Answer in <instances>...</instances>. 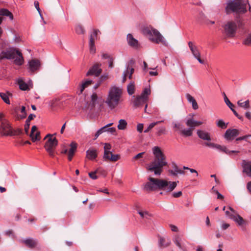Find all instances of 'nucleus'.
I'll list each match as a JSON object with an SVG mask.
<instances>
[{"label": "nucleus", "mask_w": 251, "mask_h": 251, "mask_svg": "<svg viewBox=\"0 0 251 251\" xmlns=\"http://www.w3.org/2000/svg\"><path fill=\"white\" fill-rule=\"evenodd\" d=\"M127 92L129 95H131L134 93V82H130L127 86Z\"/></svg>", "instance_id": "58836bf2"}, {"label": "nucleus", "mask_w": 251, "mask_h": 251, "mask_svg": "<svg viewBox=\"0 0 251 251\" xmlns=\"http://www.w3.org/2000/svg\"><path fill=\"white\" fill-rule=\"evenodd\" d=\"M240 134V132L237 129H227L225 134L224 138L227 141L233 140L236 137Z\"/></svg>", "instance_id": "9d476101"}, {"label": "nucleus", "mask_w": 251, "mask_h": 251, "mask_svg": "<svg viewBox=\"0 0 251 251\" xmlns=\"http://www.w3.org/2000/svg\"><path fill=\"white\" fill-rule=\"evenodd\" d=\"M71 148L69 150V151H72L73 152H75L76 148H77V144L74 142H72L70 144Z\"/></svg>", "instance_id": "13d9d810"}, {"label": "nucleus", "mask_w": 251, "mask_h": 251, "mask_svg": "<svg viewBox=\"0 0 251 251\" xmlns=\"http://www.w3.org/2000/svg\"><path fill=\"white\" fill-rule=\"evenodd\" d=\"M147 100L145 98L141 97L140 96H137L134 101V106L135 107H139L144 104L147 103Z\"/></svg>", "instance_id": "5701e85b"}, {"label": "nucleus", "mask_w": 251, "mask_h": 251, "mask_svg": "<svg viewBox=\"0 0 251 251\" xmlns=\"http://www.w3.org/2000/svg\"><path fill=\"white\" fill-rule=\"evenodd\" d=\"M202 124V123L201 122L195 121L193 118H189L186 121L187 126H192L193 129H194L196 126H198Z\"/></svg>", "instance_id": "6ab92c4d"}, {"label": "nucleus", "mask_w": 251, "mask_h": 251, "mask_svg": "<svg viewBox=\"0 0 251 251\" xmlns=\"http://www.w3.org/2000/svg\"><path fill=\"white\" fill-rule=\"evenodd\" d=\"M171 240H168L167 242H165V239L163 237H160L158 241L159 246L161 248H166L170 245Z\"/></svg>", "instance_id": "cd10ccee"}, {"label": "nucleus", "mask_w": 251, "mask_h": 251, "mask_svg": "<svg viewBox=\"0 0 251 251\" xmlns=\"http://www.w3.org/2000/svg\"><path fill=\"white\" fill-rule=\"evenodd\" d=\"M98 172V170H96L95 172H92L89 173V176L92 179H96L98 178L97 176L96 175L97 172Z\"/></svg>", "instance_id": "4d7b16f0"}, {"label": "nucleus", "mask_w": 251, "mask_h": 251, "mask_svg": "<svg viewBox=\"0 0 251 251\" xmlns=\"http://www.w3.org/2000/svg\"><path fill=\"white\" fill-rule=\"evenodd\" d=\"M173 127L174 128H176L178 130H181L182 128V126L179 123H172Z\"/></svg>", "instance_id": "3c124183"}, {"label": "nucleus", "mask_w": 251, "mask_h": 251, "mask_svg": "<svg viewBox=\"0 0 251 251\" xmlns=\"http://www.w3.org/2000/svg\"><path fill=\"white\" fill-rule=\"evenodd\" d=\"M75 31L77 34H81L84 33L85 30L81 25H78L75 27Z\"/></svg>", "instance_id": "49530a36"}, {"label": "nucleus", "mask_w": 251, "mask_h": 251, "mask_svg": "<svg viewBox=\"0 0 251 251\" xmlns=\"http://www.w3.org/2000/svg\"><path fill=\"white\" fill-rule=\"evenodd\" d=\"M0 16L7 17L10 20L14 19L13 14L7 9L4 8H0Z\"/></svg>", "instance_id": "4be33fe9"}, {"label": "nucleus", "mask_w": 251, "mask_h": 251, "mask_svg": "<svg viewBox=\"0 0 251 251\" xmlns=\"http://www.w3.org/2000/svg\"><path fill=\"white\" fill-rule=\"evenodd\" d=\"M143 33L145 35H148L150 40L152 42L157 44L161 43L163 45L168 46V43L157 30L152 27H146L143 29Z\"/></svg>", "instance_id": "39448f33"}, {"label": "nucleus", "mask_w": 251, "mask_h": 251, "mask_svg": "<svg viewBox=\"0 0 251 251\" xmlns=\"http://www.w3.org/2000/svg\"><path fill=\"white\" fill-rule=\"evenodd\" d=\"M249 137V135H246L242 137H238L236 139V141H240L241 140H245L247 142L248 138Z\"/></svg>", "instance_id": "680f3d73"}, {"label": "nucleus", "mask_w": 251, "mask_h": 251, "mask_svg": "<svg viewBox=\"0 0 251 251\" xmlns=\"http://www.w3.org/2000/svg\"><path fill=\"white\" fill-rule=\"evenodd\" d=\"M231 110L233 112L234 115L238 118L239 119L243 121V117L240 115H239L238 113L236 112V111L234 109V107H231L230 108Z\"/></svg>", "instance_id": "864d4df0"}, {"label": "nucleus", "mask_w": 251, "mask_h": 251, "mask_svg": "<svg viewBox=\"0 0 251 251\" xmlns=\"http://www.w3.org/2000/svg\"><path fill=\"white\" fill-rule=\"evenodd\" d=\"M163 122V121H157L156 122H153L149 125L148 127L144 130L145 133L148 132L150 130H151L155 126Z\"/></svg>", "instance_id": "4c0bfd02"}, {"label": "nucleus", "mask_w": 251, "mask_h": 251, "mask_svg": "<svg viewBox=\"0 0 251 251\" xmlns=\"http://www.w3.org/2000/svg\"><path fill=\"white\" fill-rule=\"evenodd\" d=\"M226 215L230 219L234 221L239 226H242L245 224V221L243 218L239 214H230L228 211H226Z\"/></svg>", "instance_id": "ddd939ff"}, {"label": "nucleus", "mask_w": 251, "mask_h": 251, "mask_svg": "<svg viewBox=\"0 0 251 251\" xmlns=\"http://www.w3.org/2000/svg\"><path fill=\"white\" fill-rule=\"evenodd\" d=\"M29 69L30 72L34 73L38 70L40 67V62L38 59H32L28 61Z\"/></svg>", "instance_id": "2eb2a0df"}, {"label": "nucleus", "mask_w": 251, "mask_h": 251, "mask_svg": "<svg viewBox=\"0 0 251 251\" xmlns=\"http://www.w3.org/2000/svg\"><path fill=\"white\" fill-rule=\"evenodd\" d=\"M246 5L245 0H228L225 9L227 13L231 11L244 14L247 11Z\"/></svg>", "instance_id": "20e7f679"}, {"label": "nucleus", "mask_w": 251, "mask_h": 251, "mask_svg": "<svg viewBox=\"0 0 251 251\" xmlns=\"http://www.w3.org/2000/svg\"><path fill=\"white\" fill-rule=\"evenodd\" d=\"M173 242L176 245L180 250L185 251L184 247L181 243L182 239L178 235H176L174 236L173 239Z\"/></svg>", "instance_id": "412c9836"}, {"label": "nucleus", "mask_w": 251, "mask_h": 251, "mask_svg": "<svg viewBox=\"0 0 251 251\" xmlns=\"http://www.w3.org/2000/svg\"><path fill=\"white\" fill-rule=\"evenodd\" d=\"M122 94V89L119 87L114 86L110 88L105 103L111 109L118 105Z\"/></svg>", "instance_id": "7ed1b4c3"}, {"label": "nucleus", "mask_w": 251, "mask_h": 251, "mask_svg": "<svg viewBox=\"0 0 251 251\" xmlns=\"http://www.w3.org/2000/svg\"><path fill=\"white\" fill-rule=\"evenodd\" d=\"M29 126H30V122H27V121H25V130L26 134H28V130L29 129Z\"/></svg>", "instance_id": "052dcab7"}, {"label": "nucleus", "mask_w": 251, "mask_h": 251, "mask_svg": "<svg viewBox=\"0 0 251 251\" xmlns=\"http://www.w3.org/2000/svg\"><path fill=\"white\" fill-rule=\"evenodd\" d=\"M10 94L9 92H7L6 93H0V97L1 98V99L3 100L4 102H5L6 104H9L10 103L9 99V95H10Z\"/></svg>", "instance_id": "7c9ffc66"}, {"label": "nucleus", "mask_w": 251, "mask_h": 251, "mask_svg": "<svg viewBox=\"0 0 251 251\" xmlns=\"http://www.w3.org/2000/svg\"><path fill=\"white\" fill-rule=\"evenodd\" d=\"M34 6H35L36 9L38 11V13H39L41 18L43 19V17L42 14L41 13V11L40 10V7H39V2L38 1H35L34 2Z\"/></svg>", "instance_id": "09e8293b"}, {"label": "nucleus", "mask_w": 251, "mask_h": 251, "mask_svg": "<svg viewBox=\"0 0 251 251\" xmlns=\"http://www.w3.org/2000/svg\"><path fill=\"white\" fill-rule=\"evenodd\" d=\"M149 181L144 185V190L147 191H155L157 190H163L167 193L173 191L176 187L177 181H168L165 179L155 178L151 177L148 178Z\"/></svg>", "instance_id": "f257e3e1"}, {"label": "nucleus", "mask_w": 251, "mask_h": 251, "mask_svg": "<svg viewBox=\"0 0 251 251\" xmlns=\"http://www.w3.org/2000/svg\"><path fill=\"white\" fill-rule=\"evenodd\" d=\"M98 97L96 93L94 92L91 96V102L90 104L92 107H94L98 100Z\"/></svg>", "instance_id": "473e14b6"}, {"label": "nucleus", "mask_w": 251, "mask_h": 251, "mask_svg": "<svg viewBox=\"0 0 251 251\" xmlns=\"http://www.w3.org/2000/svg\"><path fill=\"white\" fill-rule=\"evenodd\" d=\"M217 126L222 129H225L227 127V123H225L223 120H219L217 122Z\"/></svg>", "instance_id": "ea45409f"}, {"label": "nucleus", "mask_w": 251, "mask_h": 251, "mask_svg": "<svg viewBox=\"0 0 251 251\" xmlns=\"http://www.w3.org/2000/svg\"><path fill=\"white\" fill-rule=\"evenodd\" d=\"M92 83H93V81L92 80H86L84 82H83L80 85V92L78 94L80 95L82 94L85 88L87 87Z\"/></svg>", "instance_id": "c756f323"}, {"label": "nucleus", "mask_w": 251, "mask_h": 251, "mask_svg": "<svg viewBox=\"0 0 251 251\" xmlns=\"http://www.w3.org/2000/svg\"><path fill=\"white\" fill-rule=\"evenodd\" d=\"M111 152V151H104L103 155V158L105 160H109Z\"/></svg>", "instance_id": "e2e57ef3"}, {"label": "nucleus", "mask_w": 251, "mask_h": 251, "mask_svg": "<svg viewBox=\"0 0 251 251\" xmlns=\"http://www.w3.org/2000/svg\"><path fill=\"white\" fill-rule=\"evenodd\" d=\"M231 110L233 112L234 115L238 118L239 119L243 121V117L240 115H239L238 113L236 112V111L234 109V107H231L230 108Z\"/></svg>", "instance_id": "603ef678"}, {"label": "nucleus", "mask_w": 251, "mask_h": 251, "mask_svg": "<svg viewBox=\"0 0 251 251\" xmlns=\"http://www.w3.org/2000/svg\"><path fill=\"white\" fill-rule=\"evenodd\" d=\"M243 44L247 45H251V34H249L244 40Z\"/></svg>", "instance_id": "37998d69"}, {"label": "nucleus", "mask_w": 251, "mask_h": 251, "mask_svg": "<svg viewBox=\"0 0 251 251\" xmlns=\"http://www.w3.org/2000/svg\"><path fill=\"white\" fill-rule=\"evenodd\" d=\"M21 112L22 113V115H20V117L21 119H24L26 117V113L25 111V107L24 106H22L21 109Z\"/></svg>", "instance_id": "8fccbe9b"}, {"label": "nucleus", "mask_w": 251, "mask_h": 251, "mask_svg": "<svg viewBox=\"0 0 251 251\" xmlns=\"http://www.w3.org/2000/svg\"><path fill=\"white\" fill-rule=\"evenodd\" d=\"M186 98L187 100L189 102H191V103L192 101H193L194 100H195V99L191 95H190L189 94H186Z\"/></svg>", "instance_id": "69168bd1"}, {"label": "nucleus", "mask_w": 251, "mask_h": 251, "mask_svg": "<svg viewBox=\"0 0 251 251\" xmlns=\"http://www.w3.org/2000/svg\"><path fill=\"white\" fill-rule=\"evenodd\" d=\"M97 151L94 149H89L86 151V157L90 160H93L97 157Z\"/></svg>", "instance_id": "b1692460"}, {"label": "nucleus", "mask_w": 251, "mask_h": 251, "mask_svg": "<svg viewBox=\"0 0 251 251\" xmlns=\"http://www.w3.org/2000/svg\"><path fill=\"white\" fill-rule=\"evenodd\" d=\"M182 195L181 191H178L177 192H174L172 193V196L174 198H179Z\"/></svg>", "instance_id": "774afa93"}, {"label": "nucleus", "mask_w": 251, "mask_h": 251, "mask_svg": "<svg viewBox=\"0 0 251 251\" xmlns=\"http://www.w3.org/2000/svg\"><path fill=\"white\" fill-rule=\"evenodd\" d=\"M18 84L19 85V88L21 90L26 91L29 90L28 85L24 81L22 80H19Z\"/></svg>", "instance_id": "f704fd0d"}, {"label": "nucleus", "mask_w": 251, "mask_h": 251, "mask_svg": "<svg viewBox=\"0 0 251 251\" xmlns=\"http://www.w3.org/2000/svg\"><path fill=\"white\" fill-rule=\"evenodd\" d=\"M197 134L198 137L203 140L210 141V133L202 130L198 129L197 131Z\"/></svg>", "instance_id": "a211bd4d"}, {"label": "nucleus", "mask_w": 251, "mask_h": 251, "mask_svg": "<svg viewBox=\"0 0 251 251\" xmlns=\"http://www.w3.org/2000/svg\"><path fill=\"white\" fill-rule=\"evenodd\" d=\"M48 138L44 148L50 157H55V149L58 145V140L55 137H53V135L48 134L44 138V140Z\"/></svg>", "instance_id": "423d86ee"}, {"label": "nucleus", "mask_w": 251, "mask_h": 251, "mask_svg": "<svg viewBox=\"0 0 251 251\" xmlns=\"http://www.w3.org/2000/svg\"><path fill=\"white\" fill-rule=\"evenodd\" d=\"M127 122L125 120L121 119L119 121L118 128L120 130H124L127 126Z\"/></svg>", "instance_id": "72a5a7b5"}, {"label": "nucleus", "mask_w": 251, "mask_h": 251, "mask_svg": "<svg viewBox=\"0 0 251 251\" xmlns=\"http://www.w3.org/2000/svg\"><path fill=\"white\" fill-rule=\"evenodd\" d=\"M138 213L142 218H148V217L151 216L149 213L147 211H143L141 210H138Z\"/></svg>", "instance_id": "a19ab883"}, {"label": "nucleus", "mask_w": 251, "mask_h": 251, "mask_svg": "<svg viewBox=\"0 0 251 251\" xmlns=\"http://www.w3.org/2000/svg\"><path fill=\"white\" fill-rule=\"evenodd\" d=\"M231 110L233 112L234 115L238 118L239 119L243 121V117L240 115H239L238 113L236 112V111L234 109V107H231L230 108Z\"/></svg>", "instance_id": "6e6d98bb"}, {"label": "nucleus", "mask_w": 251, "mask_h": 251, "mask_svg": "<svg viewBox=\"0 0 251 251\" xmlns=\"http://www.w3.org/2000/svg\"><path fill=\"white\" fill-rule=\"evenodd\" d=\"M100 32L99 29H94L93 34H91L90 38V41L89 43L90 51L92 53H95L96 52V48L95 46L94 38H97L98 33Z\"/></svg>", "instance_id": "4468645a"}, {"label": "nucleus", "mask_w": 251, "mask_h": 251, "mask_svg": "<svg viewBox=\"0 0 251 251\" xmlns=\"http://www.w3.org/2000/svg\"><path fill=\"white\" fill-rule=\"evenodd\" d=\"M157 131L156 134L157 136H161L162 134H165L166 133V129L165 126H160L156 128Z\"/></svg>", "instance_id": "c9c22d12"}, {"label": "nucleus", "mask_w": 251, "mask_h": 251, "mask_svg": "<svg viewBox=\"0 0 251 251\" xmlns=\"http://www.w3.org/2000/svg\"><path fill=\"white\" fill-rule=\"evenodd\" d=\"M151 94V90L150 88H145L142 93H141L140 96L142 98H145L147 100H148V96Z\"/></svg>", "instance_id": "2f4dec72"}, {"label": "nucleus", "mask_w": 251, "mask_h": 251, "mask_svg": "<svg viewBox=\"0 0 251 251\" xmlns=\"http://www.w3.org/2000/svg\"><path fill=\"white\" fill-rule=\"evenodd\" d=\"M188 46L194 57L201 64H204V61L201 58V54L197 47L194 45L192 42H189Z\"/></svg>", "instance_id": "1a4fd4ad"}, {"label": "nucleus", "mask_w": 251, "mask_h": 251, "mask_svg": "<svg viewBox=\"0 0 251 251\" xmlns=\"http://www.w3.org/2000/svg\"><path fill=\"white\" fill-rule=\"evenodd\" d=\"M223 149L222 150V151L224 152L226 154H227L228 155H230L232 153H237L239 152V151H229L225 146H223Z\"/></svg>", "instance_id": "c03bdc74"}, {"label": "nucleus", "mask_w": 251, "mask_h": 251, "mask_svg": "<svg viewBox=\"0 0 251 251\" xmlns=\"http://www.w3.org/2000/svg\"><path fill=\"white\" fill-rule=\"evenodd\" d=\"M152 151L154 159L148 164L147 169L151 172H153L155 176H159L163 172V167L167 165L166 156L158 147H154Z\"/></svg>", "instance_id": "f03ea898"}, {"label": "nucleus", "mask_w": 251, "mask_h": 251, "mask_svg": "<svg viewBox=\"0 0 251 251\" xmlns=\"http://www.w3.org/2000/svg\"><path fill=\"white\" fill-rule=\"evenodd\" d=\"M189 128L187 129H181L180 130L181 133L185 136H191L193 134V129L192 126H188Z\"/></svg>", "instance_id": "c85d7f7f"}, {"label": "nucleus", "mask_w": 251, "mask_h": 251, "mask_svg": "<svg viewBox=\"0 0 251 251\" xmlns=\"http://www.w3.org/2000/svg\"><path fill=\"white\" fill-rule=\"evenodd\" d=\"M120 157L119 155L113 154L111 153L109 160L115 162L119 160L120 159Z\"/></svg>", "instance_id": "de8ad7c7"}, {"label": "nucleus", "mask_w": 251, "mask_h": 251, "mask_svg": "<svg viewBox=\"0 0 251 251\" xmlns=\"http://www.w3.org/2000/svg\"><path fill=\"white\" fill-rule=\"evenodd\" d=\"M224 29L227 37L232 38L235 36L237 25L234 21H229L224 26Z\"/></svg>", "instance_id": "0eeeda50"}, {"label": "nucleus", "mask_w": 251, "mask_h": 251, "mask_svg": "<svg viewBox=\"0 0 251 251\" xmlns=\"http://www.w3.org/2000/svg\"><path fill=\"white\" fill-rule=\"evenodd\" d=\"M0 129L1 136H13V131L11 130V126L8 120L4 121L0 123Z\"/></svg>", "instance_id": "6e6552de"}, {"label": "nucleus", "mask_w": 251, "mask_h": 251, "mask_svg": "<svg viewBox=\"0 0 251 251\" xmlns=\"http://www.w3.org/2000/svg\"><path fill=\"white\" fill-rule=\"evenodd\" d=\"M239 106L243 108L245 110L249 109L250 108V101L249 100L243 102L242 100H239L237 102Z\"/></svg>", "instance_id": "bb28decb"}, {"label": "nucleus", "mask_w": 251, "mask_h": 251, "mask_svg": "<svg viewBox=\"0 0 251 251\" xmlns=\"http://www.w3.org/2000/svg\"><path fill=\"white\" fill-rule=\"evenodd\" d=\"M22 242L30 249L34 248L36 246L37 243L36 241L30 238H26L23 240Z\"/></svg>", "instance_id": "aec40b11"}, {"label": "nucleus", "mask_w": 251, "mask_h": 251, "mask_svg": "<svg viewBox=\"0 0 251 251\" xmlns=\"http://www.w3.org/2000/svg\"><path fill=\"white\" fill-rule=\"evenodd\" d=\"M23 133V131L22 129L18 128L13 131V135H20Z\"/></svg>", "instance_id": "bf43d9fd"}, {"label": "nucleus", "mask_w": 251, "mask_h": 251, "mask_svg": "<svg viewBox=\"0 0 251 251\" xmlns=\"http://www.w3.org/2000/svg\"><path fill=\"white\" fill-rule=\"evenodd\" d=\"M173 170H169V173L173 176H176L178 174L184 175L185 172L184 171L179 169L177 165L174 162L172 163Z\"/></svg>", "instance_id": "f3484780"}, {"label": "nucleus", "mask_w": 251, "mask_h": 251, "mask_svg": "<svg viewBox=\"0 0 251 251\" xmlns=\"http://www.w3.org/2000/svg\"><path fill=\"white\" fill-rule=\"evenodd\" d=\"M203 145L207 147H208L209 148L217 149V150H219V151H222V150L223 149V146H222L217 144H215L214 143L204 142Z\"/></svg>", "instance_id": "a878e982"}, {"label": "nucleus", "mask_w": 251, "mask_h": 251, "mask_svg": "<svg viewBox=\"0 0 251 251\" xmlns=\"http://www.w3.org/2000/svg\"><path fill=\"white\" fill-rule=\"evenodd\" d=\"M231 110L233 112L234 115L238 118L239 119L243 121V117L240 115H239L238 113L236 112V111L234 109V107H231L230 108Z\"/></svg>", "instance_id": "5fc2aeb1"}, {"label": "nucleus", "mask_w": 251, "mask_h": 251, "mask_svg": "<svg viewBox=\"0 0 251 251\" xmlns=\"http://www.w3.org/2000/svg\"><path fill=\"white\" fill-rule=\"evenodd\" d=\"M127 41L128 44L134 49H138L139 47L138 41L135 39L131 34H128L127 35Z\"/></svg>", "instance_id": "dca6fc26"}, {"label": "nucleus", "mask_w": 251, "mask_h": 251, "mask_svg": "<svg viewBox=\"0 0 251 251\" xmlns=\"http://www.w3.org/2000/svg\"><path fill=\"white\" fill-rule=\"evenodd\" d=\"M143 127H144V125L143 124H139L137 126V130L140 132V133H142V131H143Z\"/></svg>", "instance_id": "338daca9"}, {"label": "nucleus", "mask_w": 251, "mask_h": 251, "mask_svg": "<svg viewBox=\"0 0 251 251\" xmlns=\"http://www.w3.org/2000/svg\"><path fill=\"white\" fill-rule=\"evenodd\" d=\"M128 73V66L126 68V70L124 71L123 74V82H125L126 80V77Z\"/></svg>", "instance_id": "0e129e2a"}, {"label": "nucleus", "mask_w": 251, "mask_h": 251, "mask_svg": "<svg viewBox=\"0 0 251 251\" xmlns=\"http://www.w3.org/2000/svg\"><path fill=\"white\" fill-rule=\"evenodd\" d=\"M16 55H17L18 56L14 58V63L17 65L21 66L24 63V61L22 53L18 50V52L16 53Z\"/></svg>", "instance_id": "393cba45"}, {"label": "nucleus", "mask_w": 251, "mask_h": 251, "mask_svg": "<svg viewBox=\"0 0 251 251\" xmlns=\"http://www.w3.org/2000/svg\"><path fill=\"white\" fill-rule=\"evenodd\" d=\"M224 100L226 104L228 106V107L230 108L231 107H234V105L230 101L229 99L227 98V97L226 96L225 93H224Z\"/></svg>", "instance_id": "a18cd8bd"}, {"label": "nucleus", "mask_w": 251, "mask_h": 251, "mask_svg": "<svg viewBox=\"0 0 251 251\" xmlns=\"http://www.w3.org/2000/svg\"><path fill=\"white\" fill-rule=\"evenodd\" d=\"M18 50L13 47H10L5 50L2 51V53L4 54L7 59H13L15 58L16 53L18 52Z\"/></svg>", "instance_id": "9b49d317"}, {"label": "nucleus", "mask_w": 251, "mask_h": 251, "mask_svg": "<svg viewBox=\"0 0 251 251\" xmlns=\"http://www.w3.org/2000/svg\"><path fill=\"white\" fill-rule=\"evenodd\" d=\"M30 137L31 138L32 142H35L36 141H38L40 139V132L37 131L34 135H30Z\"/></svg>", "instance_id": "79ce46f5"}, {"label": "nucleus", "mask_w": 251, "mask_h": 251, "mask_svg": "<svg viewBox=\"0 0 251 251\" xmlns=\"http://www.w3.org/2000/svg\"><path fill=\"white\" fill-rule=\"evenodd\" d=\"M100 66V63H96L89 69L86 75H94L96 76H98L102 71Z\"/></svg>", "instance_id": "f8f14e48"}, {"label": "nucleus", "mask_w": 251, "mask_h": 251, "mask_svg": "<svg viewBox=\"0 0 251 251\" xmlns=\"http://www.w3.org/2000/svg\"><path fill=\"white\" fill-rule=\"evenodd\" d=\"M237 25V27L239 28H243L244 25V22L243 19L238 17L237 18L235 22Z\"/></svg>", "instance_id": "e433bc0d"}]
</instances>
